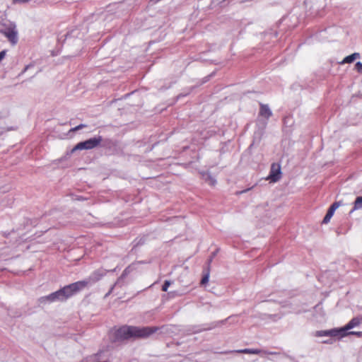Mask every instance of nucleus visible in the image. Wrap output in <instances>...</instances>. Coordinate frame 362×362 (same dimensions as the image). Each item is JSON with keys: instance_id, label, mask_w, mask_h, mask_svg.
Instances as JSON below:
<instances>
[{"instance_id": "obj_1", "label": "nucleus", "mask_w": 362, "mask_h": 362, "mask_svg": "<svg viewBox=\"0 0 362 362\" xmlns=\"http://www.w3.org/2000/svg\"><path fill=\"white\" fill-rule=\"evenodd\" d=\"M160 327H136L123 325L112 332L110 339L112 342H122L126 340L136 339H146L151 334L156 333Z\"/></svg>"}, {"instance_id": "obj_2", "label": "nucleus", "mask_w": 362, "mask_h": 362, "mask_svg": "<svg viewBox=\"0 0 362 362\" xmlns=\"http://www.w3.org/2000/svg\"><path fill=\"white\" fill-rule=\"evenodd\" d=\"M79 293L76 284L72 283L64 286L57 291L50 294L42 296L37 299L40 304H46L47 303H52L56 301L64 302L71 297Z\"/></svg>"}, {"instance_id": "obj_3", "label": "nucleus", "mask_w": 362, "mask_h": 362, "mask_svg": "<svg viewBox=\"0 0 362 362\" xmlns=\"http://www.w3.org/2000/svg\"><path fill=\"white\" fill-rule=\"evenodd\" d=\"M116 271V268L111 269V270H107L103 268H99L95 271H93L88 277L86 279L78 281L76 282H74L76 284V286L78 290V291H81L83 290L86 287L90 285H93L95 284L96 282L99 281L103 276H105L108 272H115Z\"/></svg>"}, {"instance_id": "obj_4", "label": "nucleus", "mask_w": 362, "mask_h": 362, "mask_svg": "<svg viewBox=\"0 0 362 362\" xmlns=\"http://www.w3.org/2000/svg\"><path fill=\"white\" fill-rule=\"evenodd\" d=\"M4 28L0 30V33L7 37L12 45H16L18 41V30L15 23H4Z\"/></svg>"}, {"instance_id": "obj_5", "label": "nucleus", "mask_w": 362, "mask_h": 362, "mask_svg": "<svg viewBox=\"0 0 362 362\" xmlns=\"http://www.w3.org/2000/svg\"><path fill=\"white\" fill-rule=\"evenodd\" d=\"M103 141L101 136L90 138L83 141L78 143L72 149V151L78 150H90L99 146Z\"/></svg>"}, {"instance_id": "obj_6", "label": "nucleus", "mask_w": 362, "mask_h": 362, "mask_svg": "<svg viewBox=\"0 0 362 362\" xmlns=\"http://www.w3.org/2000/svg\"><path fill=\"white\" fill-rule=\"evenodd\" d=\"M223 322L224 321L222 320L218 322H213L209 324L192 325L189 328V331L191 332L192 334H197L203 331H209L222 325Z\"/></svg>"}, {"instance_id": "obj_7", "label": "nucleus", "mask_w": 362, "mask_h": 362, "mask_svg": "<svg viewBox=\"0 0 362 362\" xmlns=\"http://www.w3.org/2000/svg\"><path fill=\"white\" fill-rule=\"evenodd\" d=\"M281 177V165L278 163H274L271 165L270 172L267 177L271 182H276Z\"/></svg>"}, {"instance_id": "obj_8", "label": "nucleus", "mask_w": 362, "mask_h": 362, "mask_svg": "<svg viewBox=\"0 0 362 362\" xmlns=\"http://www.w3.org/2000/svg\"><path fill=\"white\" fill-rule=\"evenodd\" d=\"M341 205V202H334L329 208L325 216L323 218L322 223H327L332 217L335 210Z\"/></svg>"}, {"instance_id": "obj_9", "label": "nucleus", "mask_w": 362, "mask_h": 362, "mask_svg": "<svg viewBox=\"0 0 362 362\" xmlns=\"http://www.w3.org/2000/svg\"><path fill=\"white\" fill-rule=\"evenodd\" d=\"M362 322V317H356L352 318L348 324H346L344 327L343 330L346 332L349 330L355 327L358 326Z\"/></svg>"}, {"instance_id": "obj_10", "label": "nucleus", "mask_w": 362, "mask_h": 362, "mask_svg": "<svg viewBox=\"0 0 362 362\" xmlns=\"http://www.w3.org/2000/svg\"><path fill=\"white\" fill-rule=\"evenodd\" d=\"M134 269L132 264L127 267L122 272L120 276L117 279L116 281V284H122L124 285L123 280Z\"/></svg>"}, {"instance_id": "obj_11", "label": "nucleus", "mask_w": 362, "mask_h": 362, "mask_svg": "<svg viewBox=\"0 0 362 362\" xmlns=\"http://www.w3.org/2000/svg\"><path fill=\"white\" fill-rule=\"evenodd\" d=\"M259 115L265 119H268L272 115V111L267 105L260 104Z\"/></svg>"}, {"instance_id": "obj_12", "label": "nucleus", "mask_w": 362, "mask_h": 362, "mask_svg": "<svg viewBox=\"0 0 362 362\" xmlns=\"http://www.w3.org/2000/svg\"><path fill=\"white\" fill-rule=\"evenodd\" d=\"M329 336L330 337H337L340 335L341 337H345L347 335V333L345 330H343V327L340 329H332L328 330Z\"/></svg>"}, {"instance_id": "obj_13", "label": "nucleus", "mask_w": 362, "mask_h": 362, "mask_svg": "<svg viewBox=\"0 0 362 362\" xmlns=\"http://www.w3.org/2000/svg\"><path fill=\"white\" fill-rule=\"evenodd\" d=\"M360 57V54L358 52H355L351 55H349L346 57L343 61L341 62V64H350L352 63L354 60L356 59H358Z\"/></svg>"}, {"instance_id": "obj_14", "label": "nucleus", "mask_w": 362, "mask_h": 362, "mask_svg": "<svg viewBox=\"0 0 362 362\" xmlns=\"http://www.w3.org/2000/svg\"><path fill=\"white\" fill-rule=\"evenodd\" d=\"M100 146L105 148H111L115 146V143L113 140L110 139H103V141L100 143Z\"/></svg>"}, {"instance_id": "obj_15", "label": "nucleus", "mask_w": 362, "mask_h": 362, "mask_svg": "<svg viewBox=\"0 0 362 362\" xmlns=\"http://www.w3.org/2000/svg\"><path fill=\"white\" fill-rule=\"evenodd\" d=\"M361 209H362V197H357L354 201V207L351 213Z\"/></svg>"}, {"instance_id": "obj_16", "label": "nucleus", "mask_w": 362, "mask_h": 362, "mask_svg": "<svg viewBox=\"0 0 362 362\" xmlns=\"http://www.w3.org/2000/svg\"><path fill=\"white\" fill-rule=\"evenodd\" d=\"M204 180L206 182H209L210 185H215L216 183V180L214 177H212V175L210 173H206L204 175Z\"/></svg>"}, {"instance_id": "obj_17", "label": "nucleus", "mask_w": 362, "mask_h": 362, "mask_svg": "<svg viewBox=\"0 0 362 362\" xmlns=\"http://www.w3.org/2000/svg\"><path fill=\"white\" fill-rule=\"evenodd\" d=\"M74 30L69 31L66 34L58 37V42L63 44L68 37L71 36Z\"/></svg>"}, {"instance_id": "obj_18", "label": "nucleus", "mask_w": 362, "mask_h": 362, "mask_svg": "<svg viewBox=\"0 0 362 362\" xmlns=\"http://www.w3.org/2000/svg\"><path fill=\"white\" fill-rule=\"evenodd\" d=\"M209 279V272L208 271L202 278L200 284L202 286L206 284Z\"/></svg>"}, {"instance_id": "obj_19", "label": "nucleus", "mask_w": 362, "mask_h": 362, "mask_svg": "<svg viewBox=\"0 0 362 362\" xmlns=\"http://www.w3.org/2000/svg\"><path fill=\"white\" fill-rule=\"evenodd\" d=\"M215 74L216 72L215 71H213L212 73H211L210 74L207 75L206 76L204 77L202 79V81L200 83V85H202L206 82H208L213 76H215Z\"/></svg>"}, {"instance_id": "obj_20", "label": "nucleus", "mask_w": 362, "mask_h": 362, "mask_svg": "<svg viewBox=\"0 0 362 362\" xmlns=\"http://www.w3.org/2000/svg\"><path fill=\"white\" fill-rule=\"evenodd\" d=\"M232 352L249 354V348H245L244 349L230 351H225V352H222V354H228V353H232Z\"/></svg>"}, {"instance_id": "obj_21", "label": "nucleus", "mask_w": 362, "mask_h": 362, "mask_svg": "<svg viewBox=\"0 0 362 362\" xmlns=\"http://www.w3.org/2000/svg\"><path fill=\"white\" fill-rule=\"evenodd\" d=\"M316 337H324V336H329L328 330H320L317 331L315 334Z\"/></svg>"}, {"instance_id": "obj_22", "label": "nucleus", "mask_w": 362, "mask_h": 362, "mask_svg": "<svg viewBox=\"0 0 362 362\" xmlns=\"http://www.w3.org/2000/svg\"><path fill=\"white\" fill-rule=\"evenodd\" d=\"M170 284H171L170 281H169V280H165V281H164V283H163V286H162V288H161V290H162L163 291H165H165H168V287L170 286Z\"/></svg>"}, {"instance_id": "obj_23", "label": "nucleus", "mask_w": 362, "mask_h": 362, "mask_svg": "<svg viewBox=\"0 0 362 362\" xmlns=\"http://www.w3.org/2000/svg\"><path fill=\"white\" fill-rule=\"evenodd\" d=\"M134 242L136 243L135 245H134V247H138V246H140V245H142L145 243L146 242V238H140L139 240H135Z\"/></svg>"}, {"instance_id": "obj_24", "label": "nucleus", "mask_w": 362, "mask_h": 362, "mask_svg": "<svg viewBox=\"0 0 362 362\" xmlns=\"http://www.w3.org/2000/svg\"><path fill=\"white\" fill-rule=\"evenodd\" d=\"M116 286H119L120 287L122 286V284H116V282L111 286V288H110L109 291L105 295V298H107L108 297L112 292L114 288Z\"/></svg>"}, {"instance_id": "obj_25", "label": "nucleus", "mask_w": 362, "mask_h": 362, "mask_svg": "<svg viewBox=\"0 0 362 362\" xmlns=\"http://www.w3.org/2000/svg\"><path fill=\"white\" fill-rule=\"evenodd\" d=\"M355 69L360 74H362V63L358 62L355 64Z\"/></svg>"}, {"instance_id": "obj_26", "label": "nucleus", "mask_w": 362, "mask_h": 362, "mask_svg": "<svg viewBox=\"0 0 362 362\" xmlns=\"http://www.w3.org/2000/svg\"><path fill=\"white\" fill-rule=\"evenodd\" d=\"M87 127V125H86V124H79V125H78V126L75 127L74 128H72V129H71V131H72V132L78 131V130L81 129H83V128H84V127Z\"/></svg>"}, {"instance_id": "obj_27", "label": "nucleus", "mask_w": 362, "mask_h": 362, "mask_svg": "<svg viewBox=\"0 0 362 362\" xmlns=\"http://www.w3.org/2000/svg\"><path fill=\"white\" fill-rule=\"evenodd\" d=\"M192 88H191L189 89V90L187 93H180L179 95H177V100L180 99V98H182V97H185V96L188 95L190 93V92H191V90H192Z\"/></svg>"}, {"instance_id": "obj_28", "label": "nucleus", "mask_w": 362, "mask_h": 362, "mask_svg": "<svg viewBox=\"0 0 362 362\" xmlns=\"http://www.w3.org/2000/svg\"><path fill=\"white\" fill-rule=\"evenodd\" d=\"M347 334H352V335H356L358 337H362V332H354V331H351L349 333H347Z\"/></svg>"}, {"instance_id": "obj_29", "label": "nucleus", "mask_w": 362, "mask_h": 362, "mask_svg": "<svg viewBox=\"0 0 362 362\" xmlns=\"http://www.w3.org/2000/svg\"><path fill=\"white\" fill-rule=\"evenodd\" d=\"M6 52L7 51L6 49L0 52V62L5 57Z\"/></svg>"}, {"instance_id": "obj_30", "label": "nucleus", "mask_w": 362, "mask_h": 362, "mask_svg": "<svg viewBox=\"0 0 362 362\" xmlns=\"http://www.w3.org/2000/svg\"><path fill=\"white\" fill-rule=\"evenodd\" d=\"M29 0H13V4H16V3H26L28 2Z\"/></svg>"}, {"instance_id": "obj_31", "label": "nucleus", "mask_w": 362, "mask_h": 362, "mask_svg": "<svg viewBox=\"0 0 362 362\" xmlns=\"http://www.w3.org/2000/svg\"><path fill=\"white\" fill-rule=\"evenodd\" d=\"M262 351H259V350H257V349H250V354H259V353H261Z\"/></svg>"}, {"instance_id": "obj_32", "label": "nucleus", "mask_w": 362, "mask_h": 362, "mask_svg": "<svg viewBox=\"0 0 362 362\" xmlns=\"http://www.w3.org/2000/svg\"><path fill=\"white\" fill-rule=\"evenodd\" d=\"M76 199L79 200V201H83V200H86V198H84L81 196H77Z\"/></svg>"}, {"instance_id": "obj_33", "label": "nucleus", "mask_w": 362, "mask_h": 362, "mask_svg": "<svg viewBox=\"0 0 362 362\" xmlns=\"http://www.w3.org/2000/svg\"><path fill=\"white\" fill-rule=\"evenodd\" d=\"M247 191H249V188H247V189H245V190L241 191V192H236V194H242V193H243V192H247Z\"/></svg>"}, {"instance_id": "obj_34", "label": "nucleus", "mask_w": 362, "mask_h": 362, "mask_svg": "<svg viewBox=\"0 0 362 362\" xmlns=\"http://www.w3.org/2000/svg\"><path fill=\"white\" fill-rule=\"evenodd\" d=\"M28 66H26L25 67L24 70L23 71V72H25V71L28 69Z\"/></svg>"}, {"instance_id": "obj_35", "label": "nucleus", "mask_w": 362, "mask_h": 362, "mask_svg": "<svg viewBox=\"0 0 362 362\" xmlns=\"http://www.w3.org/2000/svg\"><path fill=\"white\" fill-rule=\"evenodd\" d=\"M4 237L7 238V237H8V234H7V233H4Z\"/></svg>"}, {"instance_id": "obj_36", "label": "nucleus", "mask_w": 362, "mask_h": 362, "mask_svg": "<svg viewBox=\"0 0 362 362\" xmlns=\"http://www.w3.org/2000/svg\"><path fill=\"white\" fill-rule=\"evenodd\" d=\"M212 258H213V256H212V257H211V258L209 259V262H211Z\"/></svg>"}]
</instances>
